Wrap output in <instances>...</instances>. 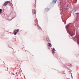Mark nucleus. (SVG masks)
Segmentation results:
<instances>
[{"instance_id":"obj_1","label":"nucleus","mask_w":79,"mask_h":79,"mask_svg":"<svg viewBox=\"0 0 79 79\" xmlns=\"http://www.w3.org/2000/svg\"><path fill=\"white\" fill-rule=\"evenodd\" d=\"M68 32L71 36H73V35H74L75 34V31L73 32L70 30H69L68 31Z\"/></svg>"},{"instance_id":"obj_2","label":"nucleus","mask_w":79,"mask_h":79,"mask_svg":"<svg viewBox=\"0 0 79 79\" xmlns=\"http://www.w3.org/2000/svg\"><path fill=\"white\" fill-rule=\"evenodd\" d=\"M18 32H19V29L15 30L14 31V35H16V33H18Z\"/></svg>"},{"instance_id":"obj_3","label":"nucleus","mask_w":79,"mask_h":79,"mask_svg":"<svg viewBox=\"0 0 79 79\" xmlns=\"http://www.w3.org/2000/svg\"><path fill=\"white\" fill-rule=\"evenodd\" d=\"M9 3H10V1H6L3 4V6H6V5H7V4H8Z\"/></svg>"},{"instance_id":"obj_4","label":"nucleus","mask_w":79,"mask_h":79,"mask_svg":"<svg viewBox=\"0 0 79 79\" xmlns=\"http://www.w3.org/2000/svg\"><path fill=\"white\" fill-rule=\"evenodd\" d=\"M57 1V0H53L52 2V4H53V5L55 4Z\"/></svg>"},{"instance_id":"obj_5","label":"nucleus","mask_w":79,"mask_h":79,"mask_svg":"<svg viewBox=\"0 0 79 79\" xmlns=\"http://www.w3.org/2000/svg\"><path fill=\"white\" fill-rule=\"evenodd\" d=\"M32 13L33 15H35V14L36 13V12H35V10H32Z\"/></svg>"},{"instance_id":"obj_6","label":"nucleus","mask_w":79,"mask_h":79,"mask_svg":"<svg viewBox=\"0 0 79 79\" xmlns=\"http://www.w3.org/2000/svg\"><path fill=\"white\" fill-rule=\"evenodd\" d=\"M48 46H49V47H51L52 46V44H51L50 43H48Z\"/></svg>"},{"instance_id":"obj_7","label":"nucleus","mask_w":79,"mask_h":79,"mask_svg":"<svg viewBox=\"0 0 79 79\" xmlns=\"http://www.w3.org/2000/svg\"><path fill=\"white\" fill-rule=\"evenodd\" d=\"M52 51V53H55V48H53Z\"/></svg>"},{"instance_id":"obj_8","label":"nucleus","mask_w":79,"mask_h":79,"mask_svg":"<svg viewBox=\"0 0 79 79\" xmlns=\"http://www.w3.org/2000/svg\"><path fill=\"white\" fill-rule=\"evenodd\" d=\"M2 10L0 9V14H2Z\"/></svg>"},{"instance_id":"obj_9","label":"nucleus","mask_w":79,"mask_h":79,"mask_svg":"<svg viewBox=\"0 0 79 79\" xmlns=\"http://www.w3.org/2000/svg\"><path fill=\"white\" fill-rule=\"evenodd\" d=\"M77 43L78 44H79V39H78L77 40Z\"/></svg>"},{"instance_id":"obj_10","label":"nucleus","mask_w":79,"mask_h":79,"mask_svg":"<svg viewBox=\"0 0 79 79\" xmlns=\"http://www.w3.org/2000/svg\"><path fill=\"white\" fill-rule=\"evenodd\" d=\"M45 10H50V8H46Z\"/></svg>"},{"instance_id":"obj_11","label":"nucleus","mask_w":79,"mask_h":79,"mask_svg":"<svg viewBox=\"0 0 79 79\" xmlns=\"http://www.w3.org/2000/svg\"><path fill=\"white\" fill-rule=\"evenodd\" d=\"M46 39L47 40H48V39H49V38H48V37L46 38Z\"/></svg>"},{"instance_id":"obj_12","label":"nucleus","mask_w":79,"mask_h":79,"mask_svg":"<svg viewBox=\"0 0 79 79\" xmlns=\"http://www.w3.org/2000/svg\"><path fill=\"white\" fill-rule=\"evenodd\" d=\"M8 68H7V71H8Z\"/></svg>"}]
</instances>
